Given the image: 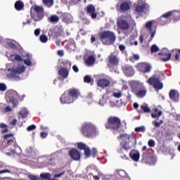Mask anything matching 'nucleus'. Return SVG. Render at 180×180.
Here are the masks:
<instances>
[{"label":"nucleus","instance_id":"obj_4","mask_svg":"<svg viewBox=\"0 0 180 180\" xmlns=\"http://www.w3.org/2000/svg\"><path fill=\"white\" fill-rule=\"evenodd\" d=\"M100 41L105 46L113 44V32L108 30L101 31L98 34Z\"/></svg>","mask_w":180,"mask_h":180},{"label":"nucleus","instance_id":"obj_28","mask_svg":"<svg viewBox=\"0 0 180 180\" xmlns=\"http://www.w3.org/2000/svg\"><path fill=\"white\" fill-rule=\"evenodd\" d=\"M11 61H23V58L20 55L12 54L10 56Z\"/></svg>","mask_w":180,"mask_h":180},{"label":"nucleus","instance_id":"obj_41","mask_svg":"<svg viewBox=\"0 0 180 180\" xmlns=\"http://www.w3.org/2000/svg\"><path fill=\"white\" fill-rule=\"evenodd\" d=\"M135 131L136 133H145L146 132V127L141 126L135 128Z\"/></svg>","mask_w":180,"mask_h":180},{"label":"nucleus","instance_id":"obj_56","mask_svg":"<svg viewBox=\"0 0 180 180\" xmlns=\"http://www.w3.org/2000/svg\"><path fill=\"white\" fill-rule=\"evenodd\" d=\"M28 178L30 180H39V177L37 176H34V175H29Z\"/></svg>","mask_w":180,"mask_h":180},{"label":"nucleus","instance_id":"obj_57","mask_svg":"<svg viewBox=\"0 0 180 180\" xmlns=\"http://www.w3.org/2000/svg\"><path fill=\"white\" fill-rule=\"evenodd\" d=\"M162 123H164V121L160 120L159 122H155V127H160V126H161V124H162Z\"/></svg>","mask_w":180,"mask_h":180},{"label":"nucleus","instance_id":"obj_29","mask_svg":"<svg viewBox=\"0 0 180 180\" xmlns=\"http://www.w3.org/2000/svg\"><path fill=\"white\" fill-rule=\"evenodd\" d=\"M20 115L22 119H26V117L29 116V111H27V109L26 108H22L20 111Z\"/></svg>","mask_w":180,"mask_h":180},{"label":"nucleus","instance_id":"obj_52","mask_svg":"<svg viewBox=\"0 0 180 180\" xmlns=\"http://www.w3.org/2000/svg\"><path fill=\"white\" fill-rule=\"evenodd\" d=\"M148 144L149 147H155V141L153 139L149 140Z\"/></svg>","mask_w":180,"mask_h":180},{"label":"nucleus","instance_id":"obj_24","mask_svg":"<svg viewBox=\"0 0 180 180\" xmlns=\"http://www.w3.org/2000/svg\"><path fill=\"white\" fill-rule=\"evenodd\" d=\"M151 109L148 108V105L143 103L141 105V110H138V113H150Z\"/></svg>","mask_w":180,"mask_h":180},{"label":"nucleus","instance_id":"obj_11","mask_svg":"<svg viewBox=\"0 0 180 180\" xmlns=\"http://www.w3.org/2000/svg\"><path fill=\"white\" fill-rule=\"evenodd\" d=\"M84 11L89 16H91V19H96L98 14L96 13V10L95 6L89 4L84 8Z\"/></svg>","mask_w":180,"mask_h":180},{"label":"nucleus","instance_id":"obj_63","mask_svg":"<svg viewBox=\"0 0 180 180\" xmlns=\"http://www.w3.org/2000/svg\"><path fill=\"white\" fill-rule=\"evenodd\" d=\"M34 33V36H39L40 34V29H36Z\"/></svg>","mask_w":180,"mask_h":180},{"label":"nucleus","instance_id":"obj_32","mask_svg":"<svg viewBox=\"0 0 180 180\" xmlns=\"http://www.w3.org/2000/svg\"><path fill=\"white\" fill-rule=\"evenodd\" d=\"M113 127V117H110L105 124L106 129H112Z\"/></svg>","mask_w":180,"mask_h":180},{"label":"nucleus","instance_id":"obj_23","mask_svg":"<svg viewBox=\"0 0 180 180\" xmlns=\"http://www.w3.org/2000/svg\"><path fill=\"white\" fill-rule=\"evenodd\" d=\"M30 12L35 13H44V9L40 6H32L30 9Z\"/></svg>","mask_w":180,"mask_h":180},{"label":"nucleus","instance_id":"obj_19","mask_svg":"<svg viewBox=\"0 0 180 180\" xmlns=\"http://www.w3.org/2000/svg\"><path fill=\"white\" fill-rule=\"evenodd\" d=\"M158 56H162L161 61H163L164 63H167V61H169V60H171V57H172V53L160 52L158 53Z\"/></svg>","mask_w":180,"mask_h":180},{"label":"nucleus","instance_id":"obj_7","mask_svg":"<svg viewBox=\"0 0 180 180\" xmlns=\"http://www.w3.org/2000/svg\"><path fill=\"white\" fill-rule=\"evenodd\" d=\"M142 164H146L147 165H154L155 164V158L152 153L146 152L142 154Z\"/></svg>","mask_w":180,"mask_h":180},{"label":"nucleus","instance_id":"obj_39","mask_svg":"<svg viewBox=\"0 0 180 180\" xmlns=\"http://www.w3.org/2000/svg\"><path fill=\"white\" fill-rule=\"evenodd\" d=\"M139 60H140V56H139V54H134L133 56L129 57V61H131V63L139 61Z\"/></svg>","mask_w":180,"mask_h":180},{"label":"nucleus","instance_id":"obj_6","mask_svg":"<svg viewBox=\"0 0 180 180\" xmlns=\"http://www.w3.org/2000/svg\"><path fill=\"white\" fill-rule=\"evenodd\" d=\"M147 82L149 84V85H153L155 89L160 90L164 88V84L161 82V80H160V77H158L157 75H153L148 79Z\"/></svg>","mask_w":180,"mask_h":180},{"label":"nucleus","instance_id":"obj_64","mask_svg":"<svg viewBox=\"0 0 180 180\" xmlns=\"http://www.w3.org/2000/svg\"><path fill=\"white\" fill-rule=\"evenodd\" d=\"M72 70L73 71H75V72H78V71H79V69H78V67H77V65H74L72 66Z\"/></svg>","mask_w":180,"mask_h":180},{"label":"nucleus","instance_id":"obj_20","mask_svg":"<svg viewBox=\"0 0 180 180\" xmlns=\"http://www.w3.org/2000/svg\"><path fill=\"white\" fill-rule=\"evenodd\" d=\"M30 13H31V17L36 22H39V20H41V19L44 18V13H33L32 11H30Z\"/></svg>","mask_w":180,"mask_h":180},{"label":"nucleus","instance_id":"obj_31","mask_svg":"<svg viewBox=\"0 0 180 180\" xmlns=\"http://www.w3.org/2000/svg\"><path fill=\"white\" fill-rule=\"evenodd\" d=\"M86 64L87 65H92L93 64H95V57H94V56H89L86 60Z\"/></svg>","mask_w":180,"mask_h":180},{"label":"nucleus","instance_id":"obj_40","mask_svg":"<svg viewBox=\"0 0 180 180\" xmlns=\"http://www.w3.org/2000/svg\"><path fill=\"white\" fill-rule=\"evenodd\" d=\"M58 20H60V18L56 15H53L50 17L51 23H57Z\"/></svg>","mask_w":180,"mask_h":180},{"label":"nucleus","instance_id":"obj_36","mask_svg":"<svg viewBox=\"0 0 180 180\" xmlns=\"http://www.w3.org/2000/svg\"><path fill=\"white\" fill-rule=\"evenodd\" d=\"M40 178L41 179L50 180V179L51 178V174H50V173H41L40 174Z\"/></svg>","mask_w":180,"mask_h":180},{"label":"nucleus","instance_id":"obj_3","mask_svg":"<svg viewBox=\"0 0 180 180\" xmlns=\"http://www.w3.org/2000/svg\"><path fill=\"white\" fill-rule=\"evenodd\" d=\"M131 92L137 96V98H144L147 95V89L140 82H134L131 86Z\"/></svg>","mask_w":180,"mask_h":180},{"label":"nucleus","instance_id":"obj_2","mask_svg":"<svg viewBox=\"0 0 180 180\" xmlns=\"http://www.w3.org/2000/svg\"><path fill=\"white\" fill-rule=\"evenodd\" d=\"M81 131L87 139H92V137H96V136L99 135V131L96 129V127L91 122L83 124Z\"/></svg>","mask_w":180,"mask_h":180},{"label":"nucleus","instance_id":"obj_18","mask_svg":"<svg viewBox=\"0 0 180 180\" xmlns=\"http://www.w3.org/2000/svg\"><path fill=\"white\" fill-rule=\"evenodd\" d=\"M120 127H122V121L120 120V118H117V117H113L114 130H120Z\"/></svg>","mask_w":180,"mask_h":180},{"label":"nucleus","instance_id":"obj_10","mask_svg":"<svg viewBox=\"0 0 180 180\" xmlns=\"http://www.w3.org/2000/svg\"><path fill=\"white\" fill-rule=\"evenodd\" d=\"M19 94L15 91H11L9 93V102L12 103L13 108H16L18 106V103H19Z\"/></svg>","mask_w":180,"mask_h":180},{"label":"nucleus","instance_id":"obj_15","mask_svg":"<svg viewBox=\"0 0 180 180\" xmlns=\"http://www.w3.org/2000/svg\"><path fill=\"white\" fill-rule=\"evenodd\" d=\"M110 85V82L106 79H99L97 82V86L99 88H108Z\"/></svg>","mask_w":180,"mask_h":180},{"label":"nucleus","instance_id":"obj_45","mask_svg":"<svg viewBox=\"0 0 180 180\" xmlns=\"http://www.w3.org/2000/svg\"><path fill=\"white\" fill-rule=\"evenodd\" d=\"M77 148L79 150H84L86 148V145L82 142L77 143Z\"/></svg>","mask_w":180,"mask_h":180},{"label":"nucleus","instance_id":"obj_55","mask_svg":"<svg viewBox=\"0 0 180 180\" xmlns=\"http://www.w3.org/2000/svg\"><path fill=\"white\" fill-rule=\"evenodd\" d=\"M15 143V139H7V145L8 146H12L13 144Z\"/></svg>","mask_w":180,"mask_h":180},{"label":"nucleus","instance_id":"obj_17","mask_svg":"<svg viewBox=\"0 0 180 180\" xmlns=\"http://www.w3.org/2000/svg\"><path fill=\"white\" fill-rule=\"evenodd\" d=\"M129 157L133 160V161H139L140 160V152L136 150H132L129 153Z\"/></svg>","mask_w":180,"mask_h":180},{"label":"nucleus","instance_id":"obj_48","mask_svg":"<svg viewBox=\"0 0 180 180\" xmlns=\"http://www.w3.org/2000/svg\"><path fill=\"white\" fill-rule=\"evenodd\" d=\"M108 67H112L113 65V54H110L108 59Z\"/></svg>","mask_w":180,"mask_h":180},{"label":"nucleus","instance_id":"obj_43","mask_svg":"<svg viewBox=\"0 0 180 180\" xmlns=\"http://www.w3.org/2000/svg\"><path fill=\"white\" fill-rule=\"evenodd\" d=\"M39 40L41 43H47L49 38L45 34H42L39 37Z\"/></svg>","mask_w":180,"mask_h":180},{"label":"nucleus","instance_id":"obj_54","mask_svg":"<svg viewBox=\"0 0 180 180\" xmlns=\"http://www.w3.org/2000/svg\"><path fill=\"white\" fill-rule=\"evenodd\" d=\"M24 63L25 64V65H28L29 67L32 65V61L30 60V59L24 60Z\"/></svg>","mask_w":180,"mask_h":180},{"label":"nucleus","instance_id":"obj_42","mask_svg":"<svg viewBox=\"0 0 180 180\" xmlns=\"http://www.w3.org/2000/svg\"><path fill=\"white\" fill-rule=\"evenodd\" d=\"M6 43L11 49H16V44L13 42V41L8 39L6 41Z\"/></svg>","mask_w":180,"mask_h":180},{"label":"nucleus","instance_id":"obj_26","mask_svg":"<svg viewBox=\"0 0 180 180\" xmlns=\"http://www.w3.org/2000/svg\"><path fill=\"white\" fill-rule=\"evenodd\" d=\"M146 6L144 4H138L136 6V12H137L138 13H143V12H144V11H146Z\"/></svg>","mask_w":180,"mask_h":180},{"label":"nucleus","instance_id":"obj_46","mask_svg":"<svg viewBox=\"0 0 180 180\" xmlns=\"http://www.w3.org/2000/svg\"><path fill=\"white\" fill-rule=\"evenodd\" d=\"M151 53H157L158 51H160V48L157 46V45L154 44L150 48Z\"/></svg>","mask_w":180,"mask_h":180},{"label":"nucleus","instance_id":"obj_33","mask_svg":"<svg viewBox=\"0 0 180 180\" xmlns=\"http://www.w3.org/2000/svg\"><path fill=\"white\" fill-rule=\"evenodd\" d=\"M42 2L47 8H51L54 5V0H42Z\"/></svg>","mask_w":180,"mask_h":180},{"label":"nucleus","instance_id":"obj_60","mask_svg":"<svg viewBox=\"0 0 180 180\" xmlns=\"http://www.w3.org/2000/svg\"><path fill=\"white\" fill-rule=\"evenodd\" d=\"M65 14H63L62 17H60V19L63 20V22H68V17H65Z\"/></svg>","mask_w":180,"mask_h":180},{"label":"nucleus","instance_id":"obj_5","mask_svg":"<svg viewBox=\"0 0 180 180\" xmlns=\"http://www.w3.org/2000/svg\"><path fill=\"white\" fill-rule=\"evenodd\" d=\"M118 140H122V148L124 150H130L131 146L130 143L134 139L133 135H129L127 134H122L117 137Z\"/></svg>","mask_w":180,"mask_h":180},{"label":"nucleus","instance_id":"obj_51","mask_svg":"<svg viewBox=\"0 0 180 180\" xmlns=\"http://www.w3.org/2000/svg\"><path fill=\"white\" fill-rule=\"evenodd\" d=\"M0 91H6V85L4 83H0Z\"/></svg>","mask_w":180,"mask_h":180},{"label":"nucleus","instance_id":"obj_16","mask_svg":"<svg viewBox=\"0 0 180 180\" xmlns=\"http://www.w3.org/2000/svg\"><path fill=\"white\" fill-rule=\"evenodd\" d=\"M169 96L173 102H178L179 101V94L176 93L174 89L170 90Z\"/></svg>","mask_w":180,"mask_h":180},{"label":"nucleus","instance_id":"obj_12","mask_svg":"<svg viewBox=\"0 0 180 180\" xmlns=\"http://www.w3.org/2000/svg\"><path fill=\"white\" fill-rule=\"evenodd\" d=\"M118 29L121 30H129L130 29V23L129 21L122 18H119L117 22Z\"/></svg>","mask_w":180,"mask_h":180},{"label":"nucleus","instance_id":"obj_9","mask_svg":"<svg viewBox=\"0 0 180 180\" xmlns=\"http://www.w3.org/2000/svg\"><path fill=\"white\" fill-rule=\"evenodd\" d=\"M136 68L140 72L146 74L151 71V65L147 63H140L136 65Z\"/></svg>","mask_w":180,"mask_h":180},{"label":"nucleus","instance_id":"obj_27","mask_svg":"<svg viewBox=\"0 0 180 180\" xmlns=\"http://www.w3.org/2000/svg\"><path fill=\"white\" fill-rule=\"evenodd\" d=\"M120 9L122 12H126L130 9V5L128 2L124 1L120 5Z\"/></svg>","mask_w":180,"mask_h":180},{"label":"nucleus","instance_id":"obj_44","mask_svg":"<svg viewBox=\"0 0 180 180\" xmlns=\"http://www.w3.org/2000/svg\"><path fill=\"white\" fill-rule=\"evenodd\" d=\"M84 151L85 157H87V158L91 157V148L86 147Z\"/></svg>","mask_w":180,"mask_h":180},{"label":"nucleus","instance_id":"obj_21","mask_svg":"<svg viewBox=\"0 0 180 180\" xmlns=\"http://www.w3.org/2000/svg\"><path fill=\"white\" fill-rule=\"evenodd\" d=\"M174 13H172V11H169L165 14H163L159 19H158V22L160 25H165L167 23V20H162L163 18H165L166 19H168V18H169L171 16V15H172Z\"/></svg>","mask_w":180,"mask_h":180},{"label":"nucleus","instance_id":"obj_53","mask_svg":"<svg viewBox=\"0 0 180 180\" xmlns=\"http://www.w3.org/2000/svg\"><path fill=\"white\" fill-rule=\"evenodd\" d=\"M91 154H92V157H96V155H98V150H96V148H93L91 150Z\"/></svg>","mask_w":180,"mask_h":180},{"label":"nucleus","instance_id":"obj_35","mask_svg":"<svg viewBox=\"0 0 180 180\" xmlns=\"http://www.w3.org/2000/svg\"><path fill=\"white\" fill-rule=\"evenodd\" d=\"M117 175L121 176V178H124V176H127V173L123 169L116 170Z\"/></svg>","mask_w":180,"mask_h":180},{"label":"nucleus","instance_id":"obj_34","mask_svg":"<svg viewBox=\"0 0 180 180\" xmlns=\"http://www.w3.org/2000/svg\"><path fill=\"white\" fill-rule=\"evenodd\" d=\"M153 23L154 22H153V20L148 21L146 23V25H145L146 29L149 30V32H153Z\"/></svg>","mask_w":180,"mask_h":180},{"label":"nucleus","instance_id":"obj_30","mask_svg":"<svg viewBox=\"0 0 180 180\" xmlns=\"http://www.w3.org/2000/svg\"><path fill=\"white\" fill-rule=\"evenodd\" d=\"M162 115V111L160 110L158 108L155 109V113L151 114V117L153 119H157V117H160Z\"/></svg>","mask_w":180,"mask_h":180},{"label":"nucleus","instance_id":"obj_58","mask_svg":"<svg viewBox=\"0 0 180 180\" xmlns=\"http://www.w3.org/2000/svg\"><path fill=\"white\" fill-rule=\"evenodd\" d=\"M113 96H115V98H122V91H119L118 93H114Z\"/></svg>","mask_w":180,"mask_h":180},{"label":"nucleus","instance_id":"obj_59","mask_svg":"<svg viewBox=\"0 0 180 180\" xmlns=\"http://www.w3.org/2000/svg\"><path fill=\"white\" fill-rule=\"evenodd\" d=\"M10 137H13V134H8L4 136V140H8Z\"/></svg>","mask_w":180,"mask_h":180},{"label":"nucleus","instance_id":"obj_14","mask_svg":"<svg viewBox=\"0 0 180 180\" xmlns=\"http://www.w3.org/2000/svg\"><path fill=\"white\" fill-rule=\"evenodd\" d=\"M122 71L127 77H131L132 75H134V69H133V66L130 65H124L122 66Z\"/></svg>","mask_w":180,"mask_h":180},{"label":"nucleus","instance_id":"obj_50","mask_svg":"<svg viewBox=\"0 0 180 180\" xmlns=\"http://www.w3.org/2000/svg\"><path fill=\"white\" fill-rule=\"evenodd\" d=\"M113 65H119V58L113 56Z\"/></svg>","mask_w":180,"mask_h":180},{"label":"nucleus","instance_id":"obj_38","mask_svg":"<svg viewBox=\"0 0 180 180\" xmlns=\"http://www.w3.org/2000/svg\"><path fill=\"white\" fill-rule=\"evenodd\" d=\"M0 129H4L1 130V133L3 134L5 133H8V125H6V124L0 123Z\"/></svg>","mask_w":180,"mask_h":180},{"label":"nucleus","instance_id":"obj_22","mask_svg":"<svg viewBox=\"0 0 180 180\" xmlns=\"http://www.w3.org/2000/svg\"><path fill=\"white\" fill-rule=\"evenodd\" d=\"M14 8L16 11H23V9H25V4L23 3V1H22V0H18L15 1L14 4Z\"/></svg>","mask_w":180,"mask_h":180},{"label":"nucleus","instance_id":"obj_61","mask_svg":"<svg viewBox=\"0 0 180 180\" xmlns=\"http://www.w3.org/2000/svg\"><path fill=\"white\" fill-rule=\"evenodd\" d=\"M119 49L120 51H124L126 50V46L124 45H120Z\"/></svg>","mask_w":180,"mask_h":180},{"label":"nucleus","instance_id":"obj_49","mask_svg":"<svg viewBox=\"0 0 180 180\" xmlns=\"http://www.w3.org/2000/svg\"><path fill=\"white\" fill-rule=\"evenodd\" d=\"M32 130H36V125L32 124L27 127V131H32Z\"/></svg>","mask_w":180,"mask_h":180},{"label":"nucleus","instance_id":"obj_62","mask_svg":"<svg viewBox=\"0 0 180 180\" xmlns=\"http://www.w3.org/2000/svg\"><path fill=\"white\" fill-rule=\"evenodd\" d=\"M40 136H41L42 139H46V137H47V133H46V132H41Z\"/></svg>","mask_w":180,"mask_h":180},{"label":"nucleus","instance_id":"obj_47","mask_svg":"<svg viewBox=\"0 0 180 180\" xmlns=\"http://www.w3.org/2000/svg\"><path fill=\"white\" fill-rule=\"evenodd\" d=\"M84 82H85L86 84H91V82H92V78H91L89 75H86L84 77Z\"/></svg>","mask_w":180,"mask_h":180},{"label":"nucleus","instance_id":"obj_1","mask_svg":"<svg viewBox=\"0 0 180 180\" xmlns=\"http://www.w3.org/2000/svg\"><path fill=\"white\" fill-rule=\"evenodd\" d=\"M81 95L79 90L77 89H70L66 90L60 96V101L63 104L70 105L74 103Z\"/></svg>","mask_w":180,"mask_h":180},{"label":"nucleus","instance_id":"obj_37","mask_svg":"<svg viewBox=\"0 0 180 180\" xmlns=\"http://www.w3.org/2000/svg\"><path fill=\"white\" fill-rule=\"evenodd\" d=\"M65 49H67V50H70V51L72 50H74V49H75V43L70 42V43L67 44L65 46Z\"/></svg>","mask_w":180,"mask_h":180},{"label":"nucleus","instance_id":"obj_13","mask_svg":"<svg viewBox=\"0 0 180 180\" xmlns=\"http://www.w3.org/2000/svg\"><path fill=\"white\" fill-rule=\"evenodd\" d=\"M69 155L74 161H79L81 160V153L75 148L69 150Z\"/></svg>","mask_w":180,"mask_h":180},{"label":"nucleus","instance_id":"obj_25","mask_svg":"<svg viewBox=\"0 0 180 180\" xmlns=\"http://www.w3.org/2000/svg\"><path fill=\"white\" fill-rule=\"evenodd\" d=\"M70 72L65 68H62L58 70V75H60L63 78H68Z\"/></svg>","mask_w":180,"mask_h":180},{"label":"nucleus","instance_id":"obj_8","mask_svg":"<svg viewBox=\"0 0 180 180\" xmlns=\"http://www.w3.org/2000/svg\"><path fill=\"white\" fill-rule=\"evenodd\" d=\"M25 70L26 69L23 66L18 67L15 68H13L11 69V74H10V75L11 76V78H13L14 81H20V77L18 76V75L22 74V72H25Z\"/></svg>","mask_w":180,"mask_h":180}]
</instances>
